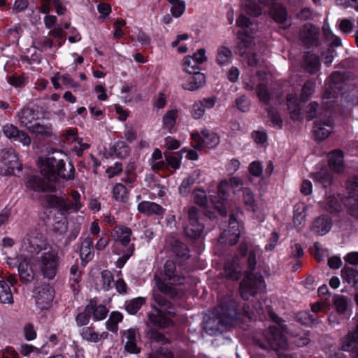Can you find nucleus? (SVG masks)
<instances>
[{
	"label": "nucleus",
	"instance_id": "f257e3e1",
	"mask_svg": "<svg viewBox=\"0 0 358 358\" xmlns=\"http://www.w3.org/2000/svg\"><path fill=\"white\" fill-rule=\"evenodd\" d=\"M155 287L162 293L170 297L181 296L183 291L179 287L184 282V278L178 274L176 265L172 261H167L163 271L155 275Z\"/></svg>",
	"mask_w": 358,
	"mask_h": 358
},
{
	"label": "nucleus",
	"instance_id": "f03ea898",
	"mask_svg": "<svg viewBox=\"0 0 358 358\" xmlns=\"http://www.w3.org/2000/svg\"><path fill=\"white\" fill-rule=\"evenodd\" d=\"M269 317L274 322V324L271 325L269 329L264 334L266 343L258 342L257 345L262 349L271 348L278 352L279 358H292L287 355L279 352L280 350H286L288 347V343L283 334V333L287 332L285 325L273 313H269Z\"/></svg>",
	"mask_w": 358,
	"mask_h": 358
},
{
	"label": "nucleus",
	"instance_id": "7ed1b4c3",
	"mask_svg": "<svg viewBox=\"0 0 358 358\" xmlns=\"http://www.w3.org/2000/svg\"><path fill=\"white\" fill-rule=\"evenodd\" d=\"M65 158L66 155L59 151L48 154L45 157H41L38 164L41 173L49 180L53 178L55 175L67 180L73 178L74 168L69 164V171L65 169Z\"/></svg>",
	"mask_w": 358,
	"mask_h": 358
},
{
	"label": "nucleus",
	"instance_id": "20e7f679",
	"mask_svg": "<svg viewBox=\"0 0 358 358\" xmlns=\"http://www.w3.org/2000/svg\"><path fill=\"white\" fill-rule=\"evenodd\" d=\"M242 181L240 178L233 177L229 181L226 180H221L217 187V193L216 196H210V201L213 207L223 216L227 215V209L229 207L227 198L229 196V189L232 188L234 193L236 194L237 192L242 189Z\"/></svg>",
	"mask_w": 358,
	"mask_h": 358
},
{
	"label": "nucleus",
	"instance_id": "39448f33",
	"mask_svg": "<svg viewBox=\"0 0 358 358\" xmlns=\"http://www.w3.org/2000/svg\"><path fill=\"white\" fill-rule=\"evenodd\" d=\"M236 24L242 29V31L238 34V38L241 41L239 54L242 56L245 55L248 64L250 66H255L258 63L256 56L253 53H246L245 50H242L243 48H250L254 45V38L249 34V31L252 32L255 30V29L250 27L252 24L246 16L241 14L236 20Z\"/></svg>",
	"mask_w": 358,
	"mask_h": 358
},
{
	"label": "nucleus",
	"instance_id": "423d86ee",
	"mask_svg": "<svg viewBox=\"0 0 358 358\" xmlns=\"http://www.w3.org/2000/svg\"><path fill=\"white\" fill-rule=\"evenodd\" d=\"M154 300L159 305V308H154V312L149 315L150 322L159 328H165L170 326L175 312L171 304L166 301L162 296L154 294Z\"/></svg>",
	"mask_w": 358,
	"mask_h": 358
},
{
	"label": "nucleus",
	"instance_id": "0eeeda50",
	"mask_svg": "<svg viewBox=\"0 0 358 358\" xmlns=\"http://www.w3.org/2000/svg\"><path fill=\"white\" fill-rule=\"evenodd\" d=\"M71 200L69 201L56 196H48L45 198L47 206L57 208L62 213H76L83 207V197L80 194L73 190L71 193Z\"/></svg>",
	"mask_w": 358,
	"mask_h": 358
},
{
	"label": "nucleus",
	"instance_id": "6e6552de",
	"mask_svg": "<svg viewBox=\"0 0 358 358\" xmlns=\"http://www.w3.org/2000/svg\"><path fill=\"white\" fill-rule=\"evenodd\" d=\"M265 282L261 275L252 273L251 271L246 273L240 285V294L245 300L249 296H255L257 293L264 292Z\"/></svg>",
	"mask_w": 358,
	"mask_h": 358
},
{
	"label": "nucleus",
	"instance_id": "1a4fd4ad",
	"mask_svg": "<svg viewBox=\"0 0 358 358\" xmlns=\"http://www.w3.org/2000/svg\"><path fill=\"white\" fill-rule=\"evenodd\" d=\"M36 267L44 278L53 279L58 268V257L56 252L52 250L43 252Z\"/></svg>",
	"mask_w": 358,
	"mask_h": 358
},
{
	"label": "nucleus",
	"instance_id": "9d476101",
	"mask_svg": "<svg viewBox=\"0 0 358 358\" xmlns=\"http://www.w3.org/2000/svg\"><path fill=\"white\" fill-rule=\"evenodd\" d=\"M241 211L231 213L229 222V227L221 234L220 241L222 243L234 245L238 241L239 236L243 231V224L237 220V215Z\"/></svg>",
	"mask_w": 358,
	"mask_h": 358
},
{
	"label": "nucleus",
	"instance_id": "9b49d317",
	"mask_svg": "<svg viewBox=\"0 0 358 358\" xmlns=\"http://www.w3.org/2000/svg\"><path fill=\"white\" fill-rule=\"evenodd\" d=\"M346 189L349 196L343 199V203L351 215L358 218V177L348 181Z\"/></svg>",
	"mask_w": 358,
	"mask_h": 358
},
{
	"label": "nucleus",
	"instance_id": "f8f14e48",
	"mask_svg": "<svg viewBox=\"0 0 358 358\" xmlns=\"http://www.w3.org/2000/svg\"><path fill=\"white\" fill-rule=\"evenodd\" d=\"M334 120L327 111L317 117L313 127V134L318 141L327 138L333 132Z\"/></svg>",
	"mask_w": 358,
	"mask_h": 358
},
{
	"label": "nucleus",
	"instance_id": "ddd939ff",
	"mask_svg": "<svg viewBox=\"0 0 358 358\" xmlns=\"http://www.w3.org/2000/svg\"><path fill=\"white\" fill-rule=\"evenodd\" d=\"M203 231V224L199 221L197 210L191 207L188 210V223L184 227V231L190 238H199Z\"/></svg>",
	"mask_w": 358,
	"mask_h": 358
},
{
	"label": "nucleus",
	"instance_id": "4468645a",
	"mask_svg": "<svg viewBox=\"0 0 358 358\" xmlns=\"http://www.w3.org/2000/svg\"><path fill=\"white\" fill-rule=\"evenodd\" d=\"M237 311L234 304H222L215 309V320L223 326H234L236 321Z\"/></svg>",
	"mask_w": 358,
	"mask_h": 358
},
{
	"label": "nucleus",
	"instance_id": "2eb2a0df",
	"mask_svg": "<svg viewBox=\"0 0 358 358\" xmlns=\"http://www.w3.org/2000/svg\"><path fill=\"white\" fill-rule=\"evenodd\" d=\"M259 3L264 6H271L269 15L273 20L282 28L286 29L290 25L287 18V13L284 7L279 4H274V0H258Z\"/></svg>",
	"mask_w": 358,
	"mask_h": 358
},
{
	"label": "nucleus",
	"instance_id": "dca6fc26",
	"mask_svg": "<svg viewBox=\"0 0 358 358\" xmlns=\"http://www.w3.org/2000/svg\"><path fill=\"white\" fill-rule=\"evenodd\" d=\"M22 169V164L18 157L13 153L5 152L3 161L0 162V174L17 176Z\"/></svg>",
	"mask_w": 358,
	"mask_h": 358
},
{
	"label": "nucleus",
	"instance_id": "f3484780",
	"mask_svg": "<svg viewBox=\"0 0 358 358\" xmlns=\"http://www.w3.org/2000/svg\"><path fill=\"white\" fill-rule=\"evenodd\" d=\"M54 289L49 285H45L36 290L35 299L37 306L41 309L48 308L53 299Z\"/></svg>",
	"mask_w": 358,
	"mask_h": 358
},
{
	"label": "nucleus",
	"instance_id": "a211bd4d",
	"mask_svg": "<svg viewBox=\"0 0 358 358\" xmlns=\"http://www.w3.org/2000/svg\"><path fill=\"white\" fill-rule=\"evenodd\" d=\"M342 77L343 76L341 73H334L331 75L327 81V87L323 96V103L327 106L328 109L331 108V103L334 101L336 90H338L339 87L337 86L336 82H338Z\"/></svg>",
	"mask_w": 358,
	"mask_h": 358
},
{
	"label": "nucleus",
	"instance_id": "6ab92c4d",
	"mask_svg": "<svg viewBox=\"0 0 358 358\" xmlns=\"http://www.w3.org/2000/svg\"><path fill=\"white\" fill-rule=\"evenodd\" d=\"M36 264L29 260L23 259L19 263L18 273L21 281L25 283L31 282L37 275Z\"/></svg>",
	"mask_w": 358,
	"mask_h": 358
},
{
	"label": "nucleus",
	"instance_id": "aec40b11",
	"mask_svg": "<svg viewBox=\"0 0 358 358\" xmlns=\"http://www.w3.org/2000/svg\"><path fill=\"white\" fill-rule=\"evenodd\" d=\"M216 102L215 97L203 99L195 102L191 108V115L194 119L201 118L207 109H211L214 107Z\"/></svg>",
	"mask_w": 358,
	"mask_h": 358
},
{
	"label": "nucleus",
	"instance_id": "412c9836",
	"mask_svg": "<svg viewBox=\"0 0 358 358\" xmlns=\"http://www.w3.org/2000/svg\"><path fill=\"white\" fill-rule=\"evenodd\" d=\"M343 349L350 352L352 358H358V324L355 331L350 332L343 340Z\"/></svg>",
	"mask_w": 358,
	"mask_h": 358
},
{
	"label": "nucleus",
	"instance_id": "4be33fe9",
	"mask_svg": "<svg viewBox=\"0 0 358 358\" xmlns=\"http://www.w3.org/2000/svg\"><path fill=\"white\" fill-rule=\"evenodd\" d=\"M206 83L204 73L199 71L188 74L182 85L185 90L194 91L201 87Z\"/></svg>",
	"mask_w": 358,
	"mask_h": 358
},
{
	"label": "nucleus",
	"instance_id": "5701e85b",
	"mask_svg": "<svg viewBox=\"0 0 358 358\" xmlns=\"http://www.w3.org/2000/svg\"><path fill=\"white\" fill-rule=\"evenodd\" d=\"M86 310L91 313L94 321L103 320L106 318L108 312L105 306L98 305L94 300H91L88 305L86 306Z\"/></svg>",
	"mask_w": 358,
	"mask_h": 358
},
{
	"label": "nucleus",
	"instance_id": "b1692460",
	"mask_svg": "<svg viewBox=\"0 0 358 358\" xmlns=\"http://www.w3.org/2000/svg\"><path fill=\"white\" fill-rule=\"evenodd\" d=\"M329 166L331 171L341 173L345 169L343 154L340 150H334L329 155Z\"/></svg>",
	"mask_w": 358,
	"mask_h": 358
},
{
	"label": "nucleus",
	"instance_id": "393cba45",
	"mask_svg": "<svg viewBox=\"0 0 358 358\" xmlns=\"http://www.w3.org/2000/svg\"><path fill=\"white\" fill-rule=\"evenodd\" d=\"M137 208L139 213L147 215L152 214L162 215L164 213V208L159 204L152 201H142L138 203Z\"/></svg>",
	"mask_w": 358,
	"mask_h": 358
},
{
	"label": "nucleus",
	"instance_id": "a878e982",
	"mask_svg": "<svg viewBox=\"0 0 358 358\" xmlns=\"http://www.w3.org/2000/svg\"><path fill=\"white\" fill-rule=\"evenodd\" d=\"M131 231L129 228L120 226L115 227L112 233V236L116 243H120L122 245H127L130 241Z\"/></svg>",
	"mask_w": 358,
	"mask_h": 358
},
{
	"label": "nucleus",
	"instance_id": "bb28decb",
	"mask_svg": "<svg viewBox=\"0 0 358 358\" xmlns=\"http://www.w3.org/2000/svg\"><path fill=\"white\" fill-rule=\"evenodd\" d=\"M149 164L154 171H166L167 164L164 160L162 153L158 148L155 149L151 157L149 159Z\"/></svg>",
	"mask_w": 358,
	"mask_h": 358
},
{
	"label": "nucleus",
	"instance_id": "cd10ccee",
	"mask_svg": "<svg viewBox=\"0 0 358 358\" xmlns=\"http://www.w3.org/2000/svg\"><path fill=\"white\" fill-rule=\"evenodd\" d=\"M138 334L134 329H130L124 332L126 337L125 349L130 353H138L139 348L136 345V338Z\"/></svg>",
	"mask_w": 358,
	"mask_h": 358
},
{
	"label": "nucleus",
	"instance_id": "c85d7f7f",
	"mask_svg": "<svg viewBox=\"0 0 358 358\" xmlns=\"http://www.w3.org/2000/svg\"><path fill=\"white\" fill-rule=\"evenodd\" d=\"M201 176L199 170H194L187 178H185L179 187V192L182 195H185L190 191L191 186L196 182Z\"/></svg>",
	"mask_w": 358,
	"mask_h": 358
},
{
	"label": "nucleus",
	"instance_id": "c756f323",
	"mask_svg": "<svg viewBox=\"0 0 358 358\" xmlns=\"http://www.w3.org/2000/svg\"><path fill=\"white\" fill-rule=\"evenodd\" d=\"M242 199L243 204L248 210L253 213L259 211V206L255 199L253 193L250 189H242Z\"/></svg>",
	"mask_w": 358,
	"mask_h": 358
},
{
	"label": "nucleus",
	"instance_id": "7c9ffc66",
	"mask_svg": "<svg viewBox=\"0 0 358 358\" xmlns=\"http://www.w3.org/2000/svg\"><path fill=\"white\" fill-rule=\"evenodd\" d=\"M18 118L21 125L26 127L29 131L36 120L34 112L30 108L22 109L18 113Z\"/></svg>",
	"mask_w": 358,
	"mask_h": 358
},
{
	"label": "nucleus",
	"instance_id": "2f4dec72",
	"mask_svg": "<svg viewBox=\"0 0 358 358\" xmlns=\"http://www.w3.org/2000/svg\"><path fill=\"white\" fill-rule=\"evenodd\" d=\"M331 222L328 217H318L313 222V229L319 235L323 236L329 232Z\"/></svg>",
	"mask_w": 358,
	"mask_h": 358
},
{
	"label": "nucleus",
	"instance_id": "473e14b6",
	"mask_svg": "<svg viewBox=\"0 0 358 358\" xmlns=\"http://www.w3.org/2000/svg\"><path fill=\"white\" fill-rule=\"evenodd\" d=\"M80 336L85 341L90 343H98L103 338L106 337L107 334H100L94 331L92 327H84L80 331Z\"/></svg>",
	"mask_w": 358,
	"mask_h": 358
},
{
	"label": "nucleus",
	"instance_id": "72a5a7b5",
	"mask_svg": "<svg viewBox=\"0 0 358 358\" xmlns=\"http://www.w3.org/2000/svg\"><path fill=\"white\" fill-rule=\"evenodd\" d=\"M287 102L290 117L294 120H299L301 118V109L295 95L288 94Z\"/></svg>",
	"mask_w": 358,
	"mask_h": 358
},
{
	"label": "nucleus",
	"instance_id": "f704fd0d",
	"mask_svg": "<svg viewBox=\"0 0 358 358\" xmlns=\"http://www.w3.org/2000/svg\"><path fill=\"white\" fill-rule=\"evenodd\" d=\"M178 116V110L171 109L162 117L163 128L171 133Z\"/></svg>",
	"mask_w": 358,
	"mask_h": 358
},
{
	"label": "nucleus",
	"instance_id": "c9c22d12",
	"mask_svg": "<svg viewBox=\"0 0 358 358\" xmlns=\"http://www.w3.org/2000/svg\"><path fill=\"white\" fill-rule=\"evenodd\" d=\"M306 206L304 203L299 202L294 206L293 222L296 227H299L306 220Z\"/></svg>",
	"mask_w": 358,
	"mask_h": 358
},
{
	"label": "nucleus",
	"instance_id": "e433bc0d",
	"mask_svg": "<svg viewBox=\"0 0 358 358\" xmlns=\"http://www.w3.org/2000/svg\"><path fill=\"white\" fill-rule=\"evenodd\" d=\"M224 273L227 278L234 280L240 278L241 268L238 263V259H235L231 264L227 262L225 264Z\"/></svg>",
	"mask_w": 358,
	"mask_h": 358
},
{
	"label": "nucleus",
	"instance_id": "4c0bfd02",
	"mask_svg": "<svg viewBox=\"0 0 358 358\" xmlns=\"http://www.w3.org/2000/svg\"><path fill=\"white\" fill-rule=\"evenodd\" d=\"M26 187L34 192H45L46 190V187L43 180L39 178L37 176H30L27 181L25 183Z\"/></svg>",
	"mask_w": 358,
	"mask_h": 358
},
{
	"label": "nucleus",
	"instance_id": "58836bf2",
	"mask_svg": "<svg viewBox=\"0 0 358 358\" xmlns=\"http://www.w3.org/2000/svg\"><path fill=\"white\" fill-rule=\"evenodd\" d=\"M32 46L39 51H45L53 47V41L48 36H42L35 38L32 42Z\"/></svg>",
	"mask_w": 358,
	"mask_h": 358
},
{
	"label": "nucleus",
	"instance_id": "ea45409f",
	"mask_svg": "<svg viewBox=\"0 0 358 358\" xmlns=\"http://www.w3.org/2000/svg\"><path fill=\"white\" fill-rule=\"evenodd\" d=\"M0 301L4 304L13 303V297L10 287L4 280H0Z\"/></svg>",
	"mask_w": 358,
	"mask_h": 358
},
{
	"label": "nucleus",
	"instance_id": "a19ab883",
	"mask_svg": "<svg viewBox=\"0 0 358 358\" xmlns=\"http://www.w3.org/2000/svg\"><path fill=\"white\" fill-rule=\"evenodd\" d=\"M80 258L86 262L91 260L94 257L92 241L90 238H86L81 245Z\"/></svg>",
	"mask_w": 358,
	"mask_h": 358
},
{
	"label": "nucleus",
	"instance_id": "79ce46f5",
	"mask_svg": "<svg viewBox=\"0 0 358 358\" xmlns=\"http://www.w3.org/2000/svg\"><path fill=\"white\" fill-rule=\"evenodd\" d=\"M171 4L170 12L173 17L178 18L185 11L186 4L184 0H168Z\"/></svg>",
	"mask_w": 358,
	"mask_h": 358
},
{
	"label": "nucleus",
	"instance_id": "37998d69",
	"mask_svg": "<svg viewBox=\"0 0 358 358\" xmlns=\"http://www.w3.org/2000/svg\"><path fill=\"white\" fill-rule=\"evenodd\" d=\"M303 62L305 68L311 73L316 72L320 68L319 59L313 54H307L305 56Z\"/></svg>",
	"mask_w": 358,
	"mask_h": 358
},
{
	"label": "nucleus",
	"instance_id": "c03bdc74",
	"mask_svg": "<svg viewBox=\"0 0 358 358\" xmlns=\"http://www.w3.org/2000/svg\"><path fill=\"white\" fill-rule=\"evenodd\" d=\"M111 150L119 158H125L129 154V148L123 141H117L111 148Z\"/></svg>",
	"mask_w": 358,
	"mask_h": 358
},
{
	"label": "nucleus",
	"instance_id": "a18cd8bd",
	"mask_svg": "<svg viewBox=\"0 0 358 358\" xmlns=\"http://www.w3.org/2000/svg\"><path fill=\"white\" fill-rule=\"evenodd\" d=\"M123 315L120 312H112L106 322L107 329L113 332L118 330V324L122 321Z\"/></svg>",
	"mask_w": 358,
	"mask_h": 358
},
{
	"label": "nucleus",
	"instance_id": "49530a36",
	"mask_svg": "<svg viewBox=\"0 0 358 358\" xmlns=\"http://www.w3.org/2000/svg\"><path fill=\"white\" fill-rule=\"evenodd\" d=\"M313 178L315 181L321 183L324 187H327L332 181V176L324 169L314 173Z\"/></svg>",
	"mask_w": 358,
	"mask_h": 358
},
{
	"label": "nucleus",
	"instance_id": "de8ad7c7",
	"mask_svg": "<svg viewBox=\"0 0 358 358\" xmlns=\"http://www.w3.org/2000/svg\"><path fill=\"white\" fill-rule=\"evenodd\" d=\"M201 134L203 136L204 147L214 148L219 143L220 138L216 134L207 129H203Z\"/></svg>",
	"mask_w": 358,
	"mask_h": 358
},
{
	"label": "nucleus",
	"instance_id": "09e8293b",
	"mask_svg": "<svg viewBox=\"0 0 358 358\" xmlns=\"http://www.w3.org/2000/svg\"><path fill=\"white\" fill-rule=\"evenodd\" d=\"M231 59V51L225 46H221L217 49V62L220 65L227 64Z\"/></svg>",
	"mask_w": 358,
	"mask_h": 358
},
{
	"label": "nucleus",
	"instance_id": "8fccbe9b",
	"mask_svg": "<svg viewBox=\"0 0 358 358\" xmlns=\"http://www.w3.org/2000/svg\"><path fill=\"white\" fill-rule=\"evenodd\" d=\"M145 299L137 297L125 303V309L131 315L136 314L145 303Z\"/></svg>",
	"mask_w": 358,
	"mask_h": 358
},
{
	"label": "nucleus",
	"instance_id": "3c124183",
	"mask_svg": "<svg viewBox=\"0 0 358 358\" xmlns=\"http://www.w3.org/2000/svg\"><path fill=\"white\" fill-rule=\"evenodd\" d=\"M29 131L48 136L52 133V126L50 124L41 123L36 120L32 127L29 129Z\"/></svg>",
	"mask_w": 358,
	"mask_h": 358
},
{
	"label": "nucleus",
	"instance_id": "603ef678",
	"mask_svg": "<svg viewBox=\"0 0 358 358\" xmlns=\"http://www.w3.org/2000/svg\"><path fill=\"white\" fill-rule=\"evenodd\" d=\"M113 197L116 201L126 202L128 199V192L125 186L118 183L116 184L113 190Z\"/></svg>",
	"mask_w": 358,
	"mask_h": 358
},
{
	"label": "nucleus",
	"instance_id": "864d4df0",
	"mask_svg": "<svg viewBox=\"0 0 358 358\" xmlns=\"http://www.w3.org/2000/svg\"><path fill=\"white\" fill-rule=\"evenodd\" d=\"M333 301L336 311L340 314H343L347 310L350 303V301L345 296L341 295H336Z\"/></svg>",
	"mask_w": 358,
	"mask_h": 358
},
{
	"label": "nucleus",
	"instance_id": "5fc2aeb1",
	"mask_svg": "<svg viewBox=\"0 0 358 358\" xmlns=\"http://www.w3.org/2000/svg\"><path fill=\"white\" fill-rule=\"evenodd\" d=\"M342 277L343 280L352 285H355L358 282V271L354 268L345 267L342 270Z\"/></svg>",
	"mask_w": 358,
	"mask_h": 358
},
{
	"label": "nucleus",
	"instance_id": "6e6d98bb",
	"mask_svg": "<svg viewBox=\"0 0 358 358\" xmlns=\"http://www.w3.org/2000/svg\"><path fill=\"white\" fill-rule=\"evenodd\" d=\"M323 208L331 213L338 211L341 206L338 200L332 196H328L323 201Z\"/></svg>",
	"mask_w": 358,
	"mask_h": 358
},
{
	"label": "nucleus",
	"instance_id": "4d7b16f0",
	"mask_svg": "<svg viewBox=\"0 0 358 358\" xmlns=\"http://www.w3.org/2000/svg\"><path fill=\"white\" fill-rule=\"evenodd\" d=\"M323 32L326 38L331 43V45L340 46L341 40L339 37L335 36L329 28V25L324 23L323 26Z\"/></svg>",
	"mask_w": 358,
	"mask_h": 358
},
{
	"label": "nucleus",
	"instance_id": "13d9d810",
	"mask_svg": "<svg viewBox=\"0 0 358 358\" xmlns=\"http://www.w3.org/2000/svg\"><path fill=\"white\" fill-rule=\"evenodd\" d=\"M183 69L188 74H192L198 72L199 66L195 62L194 58L191 56H187L183 59Z\"/></svg>",
	"mask_w": 358,
	"mask_h": 358
},
{
	"label": "nucleus",
	"instance_id": "bf43d9fd",
	"mask_svg": "<svg viewBox=\"0 0 358 358\" xmlns=\"http://www.w3.org/2000/svg\"><path fill=\"white\" fill-rule=\"evenodd\" d=\"M101 289L104 291H108L113 287V278L109 271H103L101 272Z\"/></svg>",
	"mask_w": 358,
	"mask_h": 358
},
{
	"label": "nucleus",
	"instance_id": "052dcab7",
	"mask_svg": "<svg viewBox=\"0 0 358 358\" xmlns=\"http://www.w3.org/2000/svg\"><path fill=\"white\" fill-rule=\"evenodd\" d=\"M70 273L71 275L70 282L73 290L76 291L79 287L78 284L80 282V274L78 273V266L77 264L71 266L70 268Z\"/></svg>",
	"mask_w": 358,
	"mask_h": 358
},
{
	"label": "nucleus",
	"instance_id": "680f3d73",
	"mask_svg": "<svg viewBox=\"0 0 358 358\" xmlns=\"http://www.w3.org/2000/svg\"><path fill=\"white\" fill-rule=\"evenodd\" d=\"M315 84L312 82H307L302 88L301 94V100L302 101H307L314 92Z\"/></svg>",
	"mask_w": 358,
	"mask_h": 358
},
{
	"label": "nucleus",
	"instance_id": "e2e57ef3",
	"mask_svg": "<svg viewBox=\"0 0 358 358\" xmlns=\"http://www.w3.org/2000/svg\"><path fill=\"white\" fill-rule=\"evenodd\" d=\"M257 95L260 101L268 103L270 100V94L264 84H260L257 87Z\"/></svg>",
	"mask_w": 358,
	"mask_h": 358
},
{
	"label": "nucleus",
	"instance_id": "0e129e2a",
	"mask_svg": "<svg viewBox=\"0 0 358 358\" xmlns=\"http://www.w3.org/2000/svg\"><path fill=\"white\" fill-rule=\"evenodd\" d=\"M194 199L196 203L201 206H206L207 203V196L206 192L201 189H196L194 192Z\"/></svg>",
	"mask_w": 358,
	"mask_h": 358
},
{
	"label": "nucleus",
	"instance_id": "69168bd1",
	"mask_svg": "<svg viewBox=\"0 0 358 358\" xmlns=\"http://www.w3.org/2000/svg\"><path fill=\"white\" fill-rule=\"evenodd\" d=\"M182 157L178 155L168 156L166 157V163L167 164V169L171 167L175 171L179 169L181 164Z\"/></svg>",
	"mask_w": 358,
	"mask_h": 358
},
{
	"label": "nucleus",
	"instance_id": "338daca9",
	"mask_svg": "<svg viewBox=\"0 0 358 358\" xmlns=\"http://www.w3.org/2000/svg\"><path fill=\"white\" fill-rule=\"evenodd\" d=\"M296 320L299 322L305 325H312L314 322L313 317L307 311L299 313L296 315Z\"/></svg>",
	"mask_w": 358,
	"mask_h": 358
},
{
	"label": "nucleus",
	"instance_id": "774afa93",
	"mask_svg": "<svg viewBox=\"0 0 358 358\" xmlns=\"http://www.w3.org/2000/svg\"><path fill=\"white\" fill-rule=\"evenodd\" d=\"M97 10L100 14V19L105 21L111 13V6L108 3H102L98 5Z\"/></svg>",
	"mask_w": 358,
	"mask_h": 358
}]
</instances>
